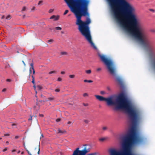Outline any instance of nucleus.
I'll use <instances>...</instances> for the list:
<instances>
[{"label":"nucleus","mask_w":155,"mask_h":155,"mask_svg":"<svg viewBox=\"0 0 155 155\" xmlns=\"http://www.w3.org/2000/svg\"><path fill=\"white\" fill-rule=\"evenodd\" d=\"M95 96L100 101H106L108 105H114L117 109L125 110L128 113L133 125L130 130L129 136L124 137L122 143L123 151L121 152L115 149H111L109 150L110 155H132L130 150L131 147L134 144L138 143L140 140L136 127V125L140 119V115L139 111L123 93L119 95L115 101L114 100L112 96L107 98L98 95H96Z\"/></svg>","instance_id":"1"},{"label":"nucleus","mask_w":155,"mask_h":155,"mask_svg":"<svg viewBox=\"0 0 155 155\" xmlns=\"http://www.w3.org/2000/svg\"><path fill=\"white\" fill-rule=\"evenodd\" d=\"M114 18L123 29H144L136 14L135 8L126 0H107Z\"/></svg>","instance_id":"2"},{"label":"nucleus","mask_w":155,"mask_h":155,"mask_svg":"<svg viewBox=\"0 0 155 155\" xmlns=\"http://www.w3.org/2000/svg\"><path fill=\"white\" fill-rule=\"evenodd\" d=\"M71 11L73 13L76 18V24L78 26V29L87 41H92L89 24L91 21L89 18L86 21L81 20L82 16H89L88 6L89 0H64Z\"/></svg>","instance_id":"3"},{"label":"nucleus","mask_w":155,"mask_h":155,"mask_svg":"<svg viewBox=\"0 0 155 155\" xmlns=\"http://www.w3.org/2000/svg\"><path fill=\"white\" fill-rule=\"evenodd\" d=\"M98 55L101 61L107 66L110 73L113 75H114L115 74V69L112 60L110 59L107 58L103 54H99Z\"/></svg>","instance_id":"4"},{"label":"nucleus","mask_w":155,"mask_h":155,"mask_svg":"<svg viewBox=\"0 0 155 155\" xmlns=\"http://www.w3.org/2000/svg\"><path fill=\"white\" fill-rule=\"evenodd\" d=\"M88 152L86 148H84L82 150H79V148H77L74 151L72 155H85Z\"/></svg>","instance_id":"5"},{"label":"nucleus","mask_w":155,"mask_h":155,"mask_svg":"<svg viewBox=\"0 0 155 155\" xmlns=\"http://www.w3.org/2000/svg\"><path fill=\"white\" fill-rule=\"evenodd\" d=\"M59 16L58 15L56 16L54 15H53L52 16H51L50 18V19H54V21H56V20H58L59 19Z\"/></svg>","instance_id":"6"},{"label":"nucleus","mask_w":155,"mask_h":155,"mask_svg":"<svg viewBox=\"0 0 155 155\" xmlns=\"http://www.w3.org/2000/svg\"><path fill=\"white\" fill-rule=\"evenodd\" d=\"M66 131L64 130H63L60 129H58V132L57 133H61V134H63L66 133Z\"/></svg>","instance_id":"7"},{"label":"nucleus","mask_w":155,"mask_h":155,"mask_svg":"<svg viewBox=\"0 0 155 155\" xmlns=\"http://www.w3.org/2000/svg\"><path fill=\"white\" fill-rule=\"evenodd\" d=\"M33 72V74L35 73V71L34 69V68H30V74H31L32 72Z\"/></svg>","instance_id":"8"},{"label":"nucleus","mask_w":155,"mask_h":155,"mask_svg":"<svg viewBox=\"0 0 155 155\" xmlns=\"http://www.w3.org/2000/svg\"><path fill=\"white\" fill-rule=\"evenodd\" d=\"M107 137H102L101 138L99 139V141H101V142H103L104 141V140H107Z\"/></svg>","instance_id":"9"},{"label":"nucleus","mask_w":155,"mask_h":155,"mask_svg":"<svg viewBox=\"0 0 155 155\" xmlns=\"http://www.w3.org/2000/svg\"><path fill=\"white\" fill-rule=\"evenodd\" d=\"M116 80L117 82L120 84L122 83V81L121 79L119 78H116Z\"/></svg>","instance_id":"10"},{"label":"nucleus","mask_w":155,"mask_h":155,"mask_svg":"<svg viewBox=\"0 0 155 155\" xmlns=\"http://www.w3.org/2000/svg\"><path fill=\"white\" fill-rule=\"evenodd\" d=\"M67 54V53L65 51H61V54L62 55H66Z\"/></svg>","instance_id":"11"},{"label":"nucleus","mask_w":155,"mask_h":155,"mask_svg":"<svg viewBox=\"0 0 155 155\" xmlns=\"http://www.w3.org/2000/svg\"><path fill=\"white\" fill-rule=\"evenodd\" d=\"M69 76L70 78L72 79L74 78L75 77V76L74 74H70L69 75Z\"/></svg>","instance_id":"12"},{"label":"nucleus","mask_w":155,"mask_h":155,"mask_svg":"<svg viewBox=\"0 0 155 155\" xmlns=\"http://www.w3.org/2000/svg\"><path fill=\"white\" fill-rule=\"evenodd\" d=\"M86 73L87 74H90L91 73V71L90 70H88L85 71Z\"/></svg>","instance_id":"13"},{"label":"nucleus","mask_w":155,"mask_h":155,"mask_svg":"<svg viewBox=\"0 0 155 155\" xmlns=\"http://www.w3.org/2000/svg\"><path fill=\"white\" fill-rule=\"evenodd\" d=\"M84 82H89V83H91L93 82V81L91 80H84Z\"/></svg>","instance_id":"14"},{"label":"nucleus","mask_w":155,"mask_h":155,"mask_svg":"<svg viewBox=\"0 0 155 155\" xmlns=\"http://www.w3.org/2000/svg\"><path fill=\"white\" fill-rule=\"evenodd\" d=\"M102 129L103 130H107V127H102Z\"/></svg>","instance_id":"15"},{"label":"nucleus","mask_w":155,"mask_h":155,"mask_svg":"<svg viewBox=\"0 0 155 155\" xmlns=\"http://www.w3.org/2000/svg\"><path fill=\"white\" fill-rule=\"evenodd\" d=\"M55 29L57 30H61V28L60 27H55Z\"/></svg>","instance_id":"16"},{"label":"nucleus","mask_w":155,"mask_h":155,"mask_svg":"<svg viewBox=\"0 0 155 155\" xmlns=\"http://www.w3.org/2000/svg\"><path fill=\"white\" fill-rule=\"evenodd\" d=\"M37 88L39 90H40L42 89V87L40 85H38L37 87Z\"/></svg>","instance_id":"17"},{"label":"nucleus","mask_w":155,"mask_h":155,"mask_svg":"<svg viewBox=\"0 0 155 155\" xmlns=\"http://www.w3.org/2000/svg\"><path fill=\"white\" fill-rule=\"evenodd\" d=\"M56 73V72L55 71H50L49 72V74H53V73Z\"/></svg>","instance_id":"18"},{"label":"nucleus","mask_w":155,"mask_h":155,"mask_svg":"<svg viewBox=\"0 0 155 155\" xmlns=\"http://www.w3.org/2000/svg\"><path fill=\"white\" fill-rule=\"evenodd\" d=\"M69 11L68 10H66L64 12V15H66L68 12Z\"/></svg>","instance_id":"19"},{"label":"nucleus","mask_w":155,"mask_h":155,"mask_svg":"<svg viewBox=\"0 0 155 155\" xmlns=\"http://www.w3.org/2000/svg\"><path fill=\"white\" fill-rule=\"evenodd\" d=\"M153 67L154 70L155 71V61L153 63Z\"/></svg>","instance_id":"20"},{"label":"nucleus","mask_w":155,"mask_h":155,"mask_svg":"<svg viewBox=\"0 0 155 155\" xmlns=\"http://www.w3.org/2000/svg\"><path fill=\"white\" fill-rule=\"evenodd\" d=\"M43 2L42 1H40L38 3V5H42V3Z\"/></svg>","instance_id":"21"},{"label":"nucleus","mask_w":155,"mask_h":155,"mask_svg":"<svg viewBox=\"0 0 155 155\" xmlns=\"http://www.w3.org/2000/svg\"><path fill=\"white\" fill-rule=\"evenodd\" d=\"M83 96L85 97H87L88 96V94L87 93H85L83 94Z\"/></svg>","instance_id":"22"},{"label":"nucleus","mask_w":155,"mask_h":155,"mask_svg":"<svg viewBox=\"0 0 155 155\" xmlns=\"http://www.w3.org/2000/svg\"><path fill=\"white\" fill-rule=\"evenodd\" d=\"M54 10V9H51L49 10V12L50 13H52L53 12Z\"/></svg>","instance_id":"23"},{"label":"nucleus","mask_w":155,"mask_h":155,"mask_svg":"<svg viewBox=\"0 0 155 155\" xmlns=\"http://www.w3.org/2000/svg\"><path fill=\"white\" fill-rule=\"evenodd\" d=\"M100 93L101 94H105V93H106L104 91H101L100 92Z\"/></svg>","instance_id":"24"},{"label":"nucleus","mask_w":155,"mask_h":155,"mask_svg":"<svg viewBox=\"0 0 155 155\" xmlns=\"http://www.w3.org/2000/svg\"><path fill=\"white\" fill-rule=\"evenodd\" d=\"M84 122H85V123L87 124L89 123V120H84Z\"/></svg>","instance_id":"25"},{"label":"nucleus","mask_w":155,"mask_h":155,"mask_svg":"<svg viewBox=\"0 0 155 155\" xmlns=\"http://www.w3.org/2000/svg\"><path fill=\"white\" fill-rule=\"evenodd\" d=\"M48 99L49 100H52L54 99V98L53 97H50L48 98Z\"/></svg>","instance_id":"26"},{"label":"nucleus","mask_w":155,"mask_h":155,"mask_svg":"<svg viewBox=\"0 0 155 155\" xmlns=\"http://www.w3.org/2000/svg\"><path fill=\"white\" fill-rule=\"evenodd\" d=\"M87 155H96V154L95 153H93L88 154Z\"/></svg>","instance_id":"27"},{"label":"nucleus","mask_w":155,"mask_h":155,"mask_svg":"<svg viewBox=\"0 0 155 155\" xmlns=\"http://www.w3.org/2000/svg\"><path fill=\"white\" fill-rule=\"evenodd\" d=\"M61 80H62V79L60 78H58L57 79V81H61Z\"/></svg>","instance_id":"28"},{"label":"nucleus","mask_w":155,"mask_h":155,"mask_svg":"<svg viewBox=\"0 0 155 155\" xmlns=\"http://www.w3.org/2000/svg\"><path fill=\"white\" fill-rule=\"evenodd\" d=\"M151 32L153 33H155V30L154 29H151L150 30Z\"/></svg>","instance_id":"29"},{"label":"nucleus","mask_w":155,"mask_h":155,"mask_svg":"<svg viewBox=\"0 0 155 155\" xmlns=\"http://www.w3.org/2000/svg\"><path fill=\"white\" fill-rule=\"evenodd\" d=\"M11 18L10 15H9L7 16L6 18L7 19H9Z\"/></svg>","instance_id":"30"},{"label":"nucleus","mask_w":155,"mask_h":155,"mask_svg":"<svg viewBox=\"0 0 155 155\" xmlns=\"http://www.w3.org/2000/svg\"><path fill=\"white\" fill-rule=\"evenodd\" d=\"M107 90L108 91H111V88L109 87H107Z\"/></svg>","instance_id":"31"},{"label":"nucleus","mask_w":155,"mask_h":155,"mask_svg":"<svg viewBox=\"0 0 155 155\" xmlns=\"http://www.w3.org/2000/svg\"><path fill=\"white\" fill-rule=\"evenodd\" d=\"M101 70V68H98L97 69V71H100Z\"/></svg>","instance_id":"32"},{"label":"nucleus","mask_w":155,"mask_h":155,"mask_svg":"<svg viewBox=\"0 0 155 155\" xmlns=\"http://www.w3.org/2000/svg\"><path fill=\"white\" fill-rule=\"evenodd\" d=\"M150 11L152 12H155L154 10L153 9H150Z\"/></svg>","instance_id":"33"},{"label":"nucleus","mask_w":155,"mask_h":155,"mask_svg":"<svg viewBox=\"0 0 155 155\" xmlns=\"http://www.w3.org/2000/svg\"><path fill=\"white\" fill-rule=\"evenodd\" d=\"M55 91L56 92H58L60 91V89H56Z\"/></svg>","instance_id":"34"},{"label":"nucleus","mask_w":155,"mask_h":155,"mask_svg":"<svg viewBox=\"0 0 155 155\" xmlns=\"http://www.w3.org/2000/svg\"><path fill=\"white\" fill-rule=\"evenodd\" d=\"M26 9V7H24L22 10V11H25V10Z\"/></svg>","instance_id":"35"},{"label":"nucleus","mask_w":155,"mask_h":155,"mask_svg":"<svg viewBox=\"0 0 155 155\" xmlns=\"http://www.w3.org/2000/svg\"><path fill=\"white\" fill-rule=\"evenodd\" d=\"M32 77L33 78V76H32ZM32 82L33 83V84H35V81H34V79L33 78L32 81Z\"/></svg>","instance_id":"36"},{"label":"nucleus","mask_w":155,"mask_h":155,"mask_svg":"<svg viewBox=\"0 0 155 155\" xmlns=\"http://www.w3.org/2000/svg\"><path fill=\"white\" fill-rule=\"evenodd\" d=\"M53 40L52 39H50L48 41V42H53Z\"/></svg>","instance_id":"37"},{"label":"nucleus","mask_w":155,"mask_h":155,"mask_svg":"<svg viewBox=\"0 0 155 155\" xmlns=\"http://www.w3.org/2000/svg\"><path fill=\"white\" fill-rule=\"evenodd\" d=\"M84 105V106H88V104L87 103H86V104H83Z\"/></svg>","instance_id":"38"},{"label":"nucleus","mask_w":155,"mask_h":155,"mask_svg":"<svg viewBox=\"0 0 155 155\" xmlns=\"http://www.w3.org/2000/svg\"><path fill=\"white\" fill-rule=\"evenodd\" d=\"M7 150V148H5V149H4L3 150V152H5V151H6Z\"/></svg>","instance_id":"39"},{"label":"nucleus","mask_w":155,"mask_h":155,"mask_svg":"<svg viewBox=\"0 0 155 155\" xmlns=\"http://www.w3.org/2000/svg\"><path fill=\"white\" fill-rule=\"evenodd\" d=\"M61 73V74H65V72L64 71H62Z\"/></svg>","instance_id":"40"},{"label":"nucleus","mask_w":155,"mask_h":155,"mask_svg":"<svg viewBox=\"0 0 155 155\" xmlns=\"http://www.w3.org/2000/svg\"><path fill=\"white\" fill-rule=\"evenodd\" d=\"M6 81L8 82H10L11 81V80L9 79H8L6 80Z\"/></svg>","instance_id":"41"},{"label":"nucleus","mask_w":155,"mask_h":155,"mask_svg":"<svg viewBox=\"0 0 155 155\" xmlns=\"http://www.w3.org/2000/svg\"><path fill=\"white\" fill-rule=\"evenodd\" d=\"M30 65L31 66V68H34L33 67V63H31V64H30Z\"/></svg>","instance_id":"42"},{"label":"nucleus","mask_w":155,"mask_h":155,"mask_svg":"<svg viewBox=\"0 0 155 155\" xmlns=\"http://www.w3.org/2000/svg\"><path fill=\"white\" fill-rule=\"evenodd\" d=\"M56 121L57 122H59L60 121V119H58L56 120Z\"/></svg>","instance_id":"43"},{"label":"nucleus","mask_w":155,"mask_h":155,"mask_svg":"<svg viewBox=\"0 0 155 155\" xmlns=\"http://www.w3.org/2000/svg\"><path fill=\"white\" fill-rule=\"evenodd\" d=\"M32 120V117L31 116V117L28 119V120L29 121Z\"/></svg>","instance_id":"44"},{"label":"nucleus","mask_w":155,"mask_h":155,"mask_svg":"<svg viewBox=\"0 0 155 155\" xmlns=\"http://www.w3.org/2000/svg\"><path fill=\"white\" fill-rule=\"evenodd\" d=\"M9 134H4L5 136H9Z\"/></svg>","instance_id":"45"},{"label":"nucleus","mask_w":155,"mask_h":155,"mask_svg":"<svg viewBox=\"0 0 155 155\" xmlns=\"http://www.w3.org/2000/svg\"><path fill=\"white\" fill-rule=\"evenodd\" d=\"M39 153H40V149H39V150H38V154H39Z\"/></svg>","instance_id":"46"},{"label":"nucleus","mask_w":155,"mask_h":155,"mask_svg":"<svg viewBox=\"0 0 155 155\" xmlns=\"http://www.w3.org/2000/svg\"><path fill=\"white\" fill-rule=\"evenodd\" d=\"M71 121H68V124H71Z\"/></svg>","instance_id":"47"},{"label":"nucleus","mask_w":155,"mask_h":155,"mask_svg":"<svg viewBox=\"0 0 155 155\" xmlns=\"http://www.w3.org/2000/svg\"><path fill=\"white\" fill-rule=\"evenodd\" d=\"M6 91V89H5V88H4L3 89V90H2V91H3V92H4L5 91Z\"/></svg>","instance_id":"48"},{"label":"nucleus","mask_w":155,"mask_h":155,"mask_svg":"<svg viewBox=\"0 0 155 155\" xmlns=\"http://www.w3.org/2000/svg\"><path fill=\"white\" fill-rule=\"evenodd\" d=\"M15 125H16V124H12V126H15Z\"/></svg>","instance_id":"49"},{"label":"nucleus","mask_w":155,"mask_h":155,"mask_svg":"<svg viewBox=\"0 0 155 155\" xmlns=\"http://www.w3.org/2000/svg\"><path fill=\"white\" fill-rule=\"evenodd\" d=\"M22 62L24 64V66H25V63L24 62V61H22Z\"/></svg>","instance_id":"50"},{"label":"nucleus","mask_w":155,"mask_h":155,"mask_svg":"<svg viewBox=\"0 0 155 155\" xmlns=\"http://www.w3.org/2000/svg\"><path fill=\"white\" fill-rule=\"evenodd\" d=\"M18 137H19L18 136H16L15 137V138L16 139H17V138H18Z\"/></svg>","instance_id":"51"},{"label":"nucleus","mask_w":155,"mask_h":155,"mask_svg":"<svg viewBox=\"0 0 155 155\" xmlns=\"http://www.w3.org/2000/svg\"><path fill=\"white\" fill-rule=\"evenodd\" d=\"M40 117H43V114H40Z\"/></svg>","instance_id":"52"},{"label":"nucleus","mask_w":155,"mask_h":155,"mask_svg":"<svg viewBox=\"0 0 155 155\" xmlns=\"http://www.w3.org/2000/svg\"><path fill=\"white\" fill-rule=\"evenodd\" d=\"M34 88H35V89H36V87H35V85H34Z\"/></svg>","instance_id":"53"},{"label":"nucleus","mask_w":155,"mask_h":155,"mask_svg":"<svg viewBox=\"0 0 155 155\" xmlns=\"http://www.w3.org/2000/svg\"><path fill=\"white\" fill-rule=\"evenodd\" d=\"M15 150H13L12 151V152H15Z\"/></svg>","instance_id":"54"},{"label":"nucleus","mask_w":155,"mask_h":155,"mask_svg":"<svg viewBox=\"0 0 155 155\" xmlns=\"http://www.w3.org/2000/svg\"><path fill=\"white\" fill-rule=\"evenodd\" d=\"M8 143V141H7L6 142V143Z\"/></svg>","instance_id":"55"},{"label":"nucleus","mask_w":155,"mask_h":155,"mask_svg":"<svg viewBox=\"0 0 155 155\" xmlns=\"http://www.w3.org/2000/svg\"><path fill=\"white\" fill-rule=\"evenodd\" d=\"M28 154H29V155H31V153H28Z\"/></svg>","instance_id":"56"},{"label":"nucleus","mask_w":155,"mask_h":155,"mask_svg":"<svg viewBox=\"0 0 155 155\" xmlns=\"http://www.w3.org/2000/svg\"><path fill=\"white\" fill-rule=\"evenodd\" d=\"M35 93H36V94L37 93V91H35Z\"/></svg>","instance_id":"57"},{"label":"nucleus","mask_w":155,"mask_h":155,"mask_svg":"<svg viewBox=\"0 0 155 155\" xmlns=\"http://www.w3.org/2000/svg\"><path fill=\"white\" fill-rule=\"evenodd\" d=\"M41 136H42V137H43V135H41Z\"/></svg>","instance_id":"58"},{"label":"nucleus","mask_w":155,"mask_h":155,"mask_svg":"<svg viewBox=\"0 0 155 155\" xmlns=\"http://www.w3.org/2000/svg\"><path fill=\"white\" fill-rule=\"evenodd\" d=\"M2 139V138H0V140H1Z\"/></svg>","instance_id":"59"},{"label":"nucleus","mask_w":155,"mask_h":155,"mask_svg":"<svg viewBox=\"0 0 155 155\" xmlns=\"http://www.w3.org/2000/svg\"><path fill=\"white\" fill-rule=\"evenodd\" d=\"M70 15H68V16H70Z\"/></svg>","instance_id":"60"},{"label":"nucleus","mask_w":155,"mask_h":155,"mask_svg":"<svg viewBox=\"0 0 155 155\" xmlns=\"http://www.w3.org/2000/svg\"><path fill=\"white\" fill-rule=\"evenodd\" d=\"M4 17V16L2 17V18Z\"/></svg>","instance_id":"61"}]
</instances>
